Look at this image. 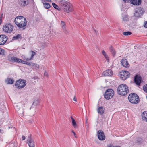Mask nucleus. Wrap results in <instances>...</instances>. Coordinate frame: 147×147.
<instances>
[{"label":"nucleus","instance_id":"obj_10","mask_svg":"<svg viewBox=\"0 0 147 147\" xmlns=\"http://www.w3.org/2000/svg\"><path fill=\"white\" fill-rule=\"evenodd\" d=\"M26 143L28 144L29 147H35V143L30 136H29L27 139Z\"/></svg>","mask_w":147,"mask_h":147},{"label":"nucleus","instance_id":"obj_47","mask_svg":"<svg viewBox=\"0 0 147 147\" xmlns=\"http://www.w3.org/2000/svg\"><path fill=\"white\" fill-rule=\"evenodd\" d=\"M94 32H95V33L97 34V31L94 29Z\"/></svg>","mask_w":147,"mask_h":147},{"label":"nucleus","instance_id":"obj_46","mask_svg":"<svg viewBox=\"0 0 147 147\" xmlns=\"http://www.w3.org/2000/svg\"><path fill=\"white\" fill-rule=\"evenodd\" d=\"M145 25L144 26L146 27V28H147V22H146V24H145Z\"/></svg>","mask_w":147,"mask_h":147},{"label":"nucleus","instance_id":"obj_15","mask_svg":"<svg viewBox=\"0 0 147 147\" xmlns=\"http://www.w3.org/2000/svg\"><path fill=\"white\" fill-rule=\"evenodd\" d=\"M131 3L135 5H138L141 3V0H131Z\"/></svg>","mask_w":147,"mask_h":147},{"label":"nucleus","instance_id":"obj_26","mask_svg":"<svg viewBox=\"0 0 147 147\" xmlns=\"http://www.w3.org/2000/svg\"><path fill=\"white\" fill-rule=\"evenodd\" d=\"M71 119L72 120V123L73 126L75 127L76 128L77 126L76 123L75 122V121L74 118H73L72 117H71Z\"/></svg>","mask_w":147,"mask_h":147},{"label":"nucleus","instance_id":"obj_24","mask_svg":"<svg viewBox=\"0 0 147 147\" xmlns=\"http://www.w3.org/2000/svg\"><path fill=\"white\" fill-rule=\"evenodd\" d=\"M25 18L24 17L22 16H19L16 17L14 20V22H15L16 21H17L18 20H22V19Z\"/></svg>","mask_w":147,"mask_h":147},{"label":"nucleus","instance_id":"obj_31","mask_svg":"<svg viewBox=\"0 0 147 147\" xmlns=\"http://www.w3.org/2000/svg\"><path fill=\"white\" fill-rule=\"evenodd\" d=\"M132 33L129 32H126L123 33V34L124 35H129L131 34Z\"/></svg>","mask_w":147,"mask_h":147},{"label":"nucleus","instance_id":"obj_40","mask_svg":"<svg viewBox=\"0 0 147 147\" xmlns=\"http://www.w3.org/2000/svg\"><path fill=\"white\" fill-rule=\"evenodd\" d=\"M30 64H31L30 65H32L33 66H34L36 64V63H32V62Z\"/></svg>","mask_w":147,"mask_h":147},{"label":"nucleus","instance_id":"obj_5","mask_svg":"<svg viewBox=\"0 0 147 147\" xmlns=\"http://www.w3.org/2000/svg\"><path fill=\"white\" fill-rule=\"evenodd\" d=\"M26 84V82L25 80L19 79L16 81L15 86L18 88L21 89L25 87Z\"/></svg>","mask_w":147,"mask_h":147},{"label":"nucleus","instance_id":"obj_30","mask_svg":"<svg viewBox=\"0 0 147 147\" xmlns=\"http://www.w3.org/2000/svg\"><path fill=\"white\" fill-rule=\"evenodd\" d=\"M102 53L106 59H107L108 58V55L106 54L104 50H102Z\"/></svg>","mask_w":147,"mask_h":147},{"label":"nucleus","instance_id":"obj_7","mask_svg":"<svg viewBox=\"0 0 147 147\" xmlns=\"http://www.w3.org/2000/svg\"><path fill=\"white\" fill-rule=\"evenodd\" d=\"M119 76L122 80H125L130 76V73L127 71H122L120 73Z\"/></svg>","mask_w":147,"mask_h":147},{"label":"nucleus","instance_id":"obj_28","mask_svg":"<svg viewBox=\"0 0 147 147\" xmlns=\"http://www.w3.org/2000/svg\"><path fill=\"white\" fill-rule=\"evenodd\" d=\"M44 7L47 9H49L50 7V5L49 3H43Z\"/></svg>","mask_w":147,"mask_h":147},{"label":"nucleus","instance_id":"obj_36","mask_svg":"<svg viewBox=\"0 0 147 147\" xmlns=\"http://www.w3.org/2000/svg\"><path fill=\"white\" fill-rule=\"evenodd\" d=\"M61 23L62 25V26H65V24L64 22L63 21H61Z\"/></svg>","mask_w":147,"mask_h":147},{"label":"nucleus","instance_id":"obj_2","mask_svg":"<svg viewBox=\"0 0 147 147\" xmlns=\"http://www.w3.org/2000/svg\"><path fill=\"white\" fill-rule=\"evenodd\" d=\"M117 91L119 94L122 96L125 95L129 92L128 87L125 84H121L118 87Z\"/></svg>","mask_w":147,"mask_h":147},{"label":"nucleus","instance_id":"obj_52","mask_svg":"<svg viewBox=\"0 0 147 147\" xmlns=\"http://www.w3.org/2000/svg\"><path fill=\"white\" fill-rule=\"evenodd\" d=\"M108 147H111V145L110 144V145H109L108 146Z\"/></svg>","mask_w":147,"mask_h":147},{"label":"nucleus","instance_id":"obj_29","mask_svg":"<svg viewBox=\"0 0 147 147\" xmlns=\"http://www.w3.org/2000/svg\"><path fill=\"white\" fill-rule=\"evenodd\" d=\"M123 20L124 21H127L128 19V16L126 15H124L123 16Z\"/></svg>","mask_w":147,"mask_h":147},{"label":"nucleus","instance_id":"obj_38","mask_svg":"<svg viewBox=\"0 0 147 147\" xmlns=\"http://www.w3.org/2000/svg\"><path fill=\"white\" fill-rule=\"evenodd\" d=\"M34 67H35L36 69H38L39 68V65L36 64L35 65Z\"/></svg>","mask_w":147,"mask_h":147},{"label":"nucleus","instance_id":"obj_34","mask_svg":"<svg viewBox=\"0 0 147 147\" xmlns=\"http://www.w3.org/2000/svg\"><path fill=\"white\" fill-rule=\"evenodd\" d=\"M143 90L145 92L147 93V85L144 86Z\"/></svg>","mask_w":147,"mask_h":147},{"label":"nucleus","instance_id":"obj_39","mask_svg":"<svg viewBox=\"0 0 147 147\" xmlns=\"http://www.w3.org/2000/svg\"><path fill=\"white\" fill-rule=\"evenodd\" d=\"M21 61H20V62H18V63H23V64H24V63H25V61H24V60H22V59H21Z\"/></svg>","mask_w":147,"mask_h":147},{"label":"nucleus","instance_id":"obj_13","mask_svg":"<svg viewBox=\"0 0 147 147\" xmlns=\"http://www.w3.org/2000/svg\"><path fill=\"white\" fill-rule=\"evenodd\" d=\"M141 77L138 75L135 76L134 78V82L135 83L138 85H140L141 82Z\"/></svg>","mask_w":147,"mask_h":147},{"label":"nucleus","instance_id":"obj_20","mask_svg":"<svg viewBox=\"0 0 147 147\" xmlns=\"http://www.w3.org/2000/svg\"><path fill=\"white\" fill-rule=\"evenodd\" d=\"M21 1L22 6H25L28 5V0H21Z\"/></svg>","mask_w":147,"mask_h":147},{"label":"nucleus","instance_id":"obj_43","mask_svg":"<svg viewBox=\"0 0 147 147\" xmlns=\"http://www.w3.org/2000/svg\"><path fill=\"white\" fill-rule=\"evenodd\" d=\"M25 138H25V136H22V140H25Z\"/></svg>","mask_w":147,"mask_h":147},{"label":"nucleus","instance_id":"obj_16","mask_svg":"<svg viewBox=\"0 0 147 147\" xmlns=\"http://www.w3.org/2000/svg\"><path fill=\"white\" fill-rule=\"evenodd\" d=\"M121 62L123 66L126 68H128L129 67V63L128 61L126 59H122Z\"/></svg>","mask_w":147,"mask_h":147},{"label":"nucleus","instance_id":"obj_32","mask_svg":"<svg viewBox=\"0 0 147 147\" xmlns=\"http://www.w3.org/2000/svg\"><path fill=\"white\" fill-rule=\"evenodd\" d=\"M31 52H32V54L31 55V57L29 59L32 60L33 59V57L34 55H35L36 54V53L33 51H31Z\"/></svg>","mask_w":147,"mask_h":147},{"label":"nucleus","instance_id":"obj_21","mask_svg":"<svg viewBox=\"0 0 147 147\" xmlns=\"http://www.w3.org/2000/svg\"><path fill=\"white\" fill-rule=\"evenodd\" d=\"M18 107V106H17L16 107L17 108H16V109H19V110L18 111V113H19L21 116H23L24 114V109L23 108H21L20 109H19Z\"/></svg>","mask_w":147,"mask_h":147},{"label":"nucleus","instance_id":"obj_9","mask_svg":"<svg viewBox=\"0 0 147 147\" xmlns=\"http://www.w3.org/2000/svg\"><path fill=\"white\" fill-rule=\"evenodd\" d=\"M8 59L9 61L11 62H16L18 63L20 62V61H21V59L14 57L12 54H10L8 56Z\"/></svg>","mask_w":147,"mask_h":147},{"label":"nucleus","instance_id":"obj_14","mask_svg":"<svg viewBox=\"0 0 147 147\" xmlns=\"http://www.w3.org/2000/svg\"><path fill=\"white\" fill-rule=\"evenodd\" d=\"M104 76H111L113 74L112 71L110 69H108L103 72L102 74Z\"/></svg>","mask_w":147,"mask_h":147},{"label":"nucleus","instance_id":"obj_27","mask_svg":"<svg viewBox=\"0 0 147 147\" xmlns=\"http://www.w3.org/2000/svg\"><path fill=\"white\" fill-rule=\"evenodd\" d=\"M52 5L54 7V8L58 10H60L61 9V8H59V7L58 6L56 5V4L54 3H53Z\"/></svg>","mask_w":147,"mask_h":147},{"label":"nucleus","instance_id":"obj_50","mask_svg":"<svg viewBox=\"0 0 147 147\" xmlns=\"http://www.w3.org/2000/svg\"><path fill=\"white\" fill-rule=\"evenodd\" d=\"M113 147H120V146H114Z\"/></svg>","mask_w":147,"mask_h":147},{"label":"nucleus","instance_id":"obj_35","mask_svg":"<svg viewBox=\"0 0 147 147\" xmlns=\"http://www.w3.org/2000/svg\"><path fill=\"white\" fill-rule=\"evenodd\" d=\"M63 29L64 30V31L65 32L67 31L66 29V27L65 26H62Z\"/></svg>","mask_w":147,"mask_h":147},{"label":"nucleus","instance_id":"obj_11","mask_svg":"<svg viewBox=\"0 0 147 147\" xmlns=\"http://www.w3.org/2000/svg\"><path fill=\"white\" fill-rule=\"evenodd\" d=\"M7 40V37L5 35H0V45L4 44Z\"/></svg>","mask_w":147,"mask_h":147},{"label":"nucleus","instance_id":"obj_45","mask_svg":"<svg viewBox=\"0 0 147 147\" xmlns=\"http://www.w3.org/2000/svg\"><path fill=\"white\" fill-rule=\"evenodd\" d=\"M73 100H74L76 101V97L75 96L74 97Z\"/></svg>","mask_w":147,"mask_h":147},{"label":"nucleus","instance_id":"obj_23","mask_svg":"<svg viewBox=\"0 0 147 147\" xmlns=\"http://www.w3.org/2000/svg\"><path fill=\"white\" fill-rule=\"evenodd\" d=\"M7 84H12L14 82V80L13 79L10 78H7Z\"/></svg>","mask_w":147,"mask_h":147},{"label":"nucleus","instance_id":"obj_18","mask_svg":"<svg viewBox=\"0 0 147 147\" xmlns=\"http://www.w3.org/2000/svg\"><path fill=\"white\" fill-rule=\"evenodd\" d=\"M142 119L144 121H147V112L144 111L142 114Z\"/></svg>","mask_w":147,"mask_h":147},{"label":"nucleus","instance_id":"obj_3","mask_svg":"<svg viewBox=\"0 0 147 147\" xmlns=\"http://www.w3.org/2000/svg\"><path fill=\"white\" fill-rule=\"evenodd\" d=\"M128 99L131 103L134 104H137L139 102L138 96L134 93H131L129 94L128 97Z\"/></svg>","mask_w":147,"mask_h":147},{"label":"nucleus","instance_id":"obj_37","mask_svg":"<svg viewBox=\"0 0 147 147\" xmlns=\"http://www.w3.org/2000/svg\"><path fill=\"white\" fill-rule=\"evenodd\" d=\"M24 64L27 65H30L31 64L30 63L26 61H25V63H24Z\"/></svg>","mask_w":147,"mask_h":147},{"label":"nucleus","instance_id":"obj_6","mask_svg":"<svg viewBox=\"0 0 147 147\" xmlns=\"http://www.w3.org/2000/svg\"><path fill=\"white\" fill-rule=\"evenodd\" d=\"M114 95V91L112 89H108L105 92L104 97L106 99L109 100Z\"/></svg>","mask_w":147,"mask_h":147},{"label":"nucleus","instance_id":"obj_17","mask_svg":"<svg viewBox=\"0 0 147 147\" xmlns=\"http://www.w3.org/2000/svg\"><path fill=\"white\" fill-rule=\"evenodd\" d=\"M141 12L140 11V9H137L135 11L134 15L137 17H139L141 16Z\"/></svg>","mask_w":147,"mask_h":147},{"label":"nucleus","instance_id":"obj_49","mask_svg":"<svg viewBox=\"0 0 147 147\" xmlns=\"http://www.w3.org/2000/svg\"><path fill=\"white\" fill-rule=\"evenodd\" d=\"M46 1L49 2H51V0H46Z\"/></svg>","mask_w":147,"mask_h":147},{"label":"nucleus","instance_id":"obj_8","mask_svg":"<svg viewBox=\"0 0 147 147\" xmlns=\"http://www.w3.org/2000/svg\"><path fill=\"white\" fill-rule=\"evenodd\" d=\"M13 26L10 24H6L4 26L3 29L5 32L10 33L13 30Z\"/></svg>","mask_w":147,"mask_h":147},{"label":"nucleus","instance_id":"obj_25","mask_svg":"<svg viewBox=\"0 0 147 147\" xmlns=\"http://www.w3.org/2000/svg\"><path fill=\"white\" fill-rule=\"evenodd\" d=\"M22 38L21 36L20 35L18 34L16 36H14L12 38V40H15L16 39H21Z\"/></svg>","mask_w":147,"mask_h":147},{"label":"nucleus","instance_id":"obj_42","mask_svg":"<svg viewBox=\"0 0 147 147\" xmlns=\"http://www.w3.org/2000/svg\"><path fill=\"white\" fill-rule=\"evenodd\" d=\"M44 75H45V76H48L47 73L46 71H45V73H44Z\"/></svg>","mask_w":147,"mask_h":147},{"label":"nucleus","instance_id":"obj_1","mask_svg":"<svg viewBox=\"0 0 147 147\" xmlns=\"http://www.w3.org/2000/svg\"><path fill=\"white\" fill-rule=\"evenodd\" d=\"M58 2L61 9L63 10L64 11L68 13L73 11L72 6L69 3L65 0L59 1Z\"/></svg>","mask_w":147,"mask_h":147},{"label":"nucleus","instance_id":"obj_19","mask_svg":"<svg viewBox=\"0 0 147 147\" xmlns=\"http://www.w3.org/2000/svg\"><path fill=\"white\" fill-rule=\"evenodd\" d=\"M98 112L101 115H102L104 113V110L102 107H100L98 108Z\"/></svg>","mask_w":147,"mask_h":147},{"label":"nucleus","instance_id":"obj_12","mask_svg":"<svg viewBox=\"0 0 147 147\" xmlns=\"http://www.w3.org/2000/svg\"><path fill=\"white\" fill-rule=\"evenodd\" d=\"M98 139L101 140H103L105 139V136L103 131L99 130L98 132Z\"/></svg>","mask_w":147,"mask_h":147},{"label":"nucleus","instance_id":"obj_22","mask_svg":"<svg viewBox=\"0 0 147 147\" xmlns=\"http://www.w3.org/2000/svg\"><path fill=\"white\" fill-rule=\"evenodd\" d=\"M109 49L112 54L113 56L115 55L116 54V51L112 46H111L109 47Z\"/></svg>","mask_w":147,"mask_h":147},{"label":"nucleus","instance_id":"obj_33","mask_svg":"<svg viewBox=\"0 0 147 147\" xmlns=\"http://www.w3.org/2000/svg\"><path fill=\"white\" fill-rule=\"evenodd\" d=\"M4 50L3 49L0 48V54L4 55Z\"/></svg>","mask_w":147,"mask_h":147},{"label":"nucleus","instance_id":"obj_51","mask_svg":"<svg viewBox=\"0 0 147 147\" xmlns=\"http://www.w3.org/2000/svg\"><path fill=\"white\" fill-rule=\"evenodd\" d=\"M30 59L27 58V59H26V60H27V61H29V60H30V59Z\"/></svg>","mask_w":147,"mask_h":147},{"label":"nucleus","instance_id":"obj_41","mask_svg":"<svg viewBox=\"0 0 147 147\" xmlns=\"http://www.w3.org/2000/svg\"><path fill=\"white\" fill-rule=\"evenodd\" d=\"M72 132L73 133V134H74V136H75V137L76 138L77 137V136H76V133L74 132V130H72Z\"/></svg>","mask_w":147,"mask_h":147},{"label":"nucleus","instance_id":"obj_44","mask_svg":"<svg viewBox=\"0 0 147 147\" xmlns=\"http://www.w3.org/2000/svg\"><path fill=\"white\" fill-rule=\"evenodd\" d=\"M123 0L125 2H128L129 1H130L131 0Z\"/></svg>","mask_w":147,"mask_h":147},{"label":"nucleus","instance_id":"obj_4","mask_svg":"<svg viewBox=\"0 0 147 147\" xmlns=\"http://www.w3.org/2000/svg\"><path fill=\"white\" fill-rule=\"evenodd\" d=\"M15 24L17 26L20 28H23L24 29L26 28L27 24V21L26 18L22 19V20H18L17 21H16Z\"/></svg>","mask_w":147,"mask_h":147},{"label":"nucleus","instance_id":"obj_48","mask_svg":"<svg viewBox=\"0 0 147 147\" xmlns=\"http://www.w3.org/2000/svg\"><path fill=\"white\" fill-rule=\"evenodd\" d=\"M1 18H0V25L1 24Z\"/></svg>","mask_w":147,"mask_h":147}]
</instances>
